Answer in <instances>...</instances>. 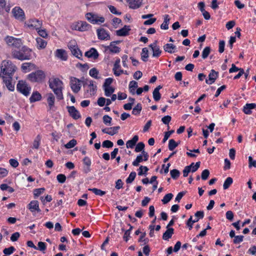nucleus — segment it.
Wrapping results in <instances>:
<instances>
[{"label":"nucleus","mask_w":256,"mask_h":256,"mask_svg":"<svg viewBox=\"0 0 256 256\" xmlns=\"http://www.w3.org/2000/svg\"><path fill=\"white\" fill-rule=\"evenodd\" d=\"M12 56L16 59L24 60H30L32 56V50L26 46H22L18 50L12 49Z\"/></svg>","instance_id":"2"},{"label":"nucleus","mask_w":256,"mask_h":256,"mask_svg":"<svg viewBox=\"0 0 256 256\" xmlns=\"http://www.w3.org/2000/svg\"><path fill=\"white\" fill-rule=\"evenodd\" d=\"M106 50H109L112 53H118L120 52V48L116 46L114 44H110V46H106Z\"/></svg>","instance_id":"30"},{"label":"nucleus","mask_w":256,"mask_h":256,"mask_svg":"<svg viewBox=\"0 0 256 256\" xmlns=\"http://www.w3.org/2000/svg\"><path fill=\"white\" fill-rule=\"evenodd\" d=\"M253 108H256V104H246L244 108L243 111L244 112V114H252L251 110Z\"/></svg>","instance_id":"21"},{"label":"nucleus","mask_w":256,"mask_h":256,"mask_svg":"<svg viewBox=\"0 0 256 256\" xmlns=\"http://www.w3.org/2000/svg\"><path fill=\"white\" fill-rule=\"evenodd\" d=\"M55 55L62 60H67L66 52L63 49H58L56 52Z\"/></svg>","instance_id":"20"},{"label":"nucleus","mask_w":256,"mask_h":256,"mask_svg":"<svg viewBox=\"0 0 256 256\" xmlns=\"http://www.w3.org/2000/svg\"><path fill=\"white\" fill-rule=\"evenodd\" d=\"M194 165V162H192L190 165L186 166L183 170V176L184 177H186L188 173L191 172L192 166Z\"/></svg>","instance_id":"40"},{"label":"nucleus","mask_w":256,"mask_h":256,"mask_svg":"<svg viewBox=\"0 0 256 256\" xmlns=\"http://www.w3.org/2000/svg\"><path fill=\"white\" fill-rule=\"evenodd\" d=\"M5 41L7 44L9 46L13 48V49L18 50L20 48L22 45V42L20 38H16L13 36H7L5 38Z\"/></svg>","instance_id":"5"},{"label":"nucleus","mask_w":256,"mask_h":256,"mask_svg":"<svg viewBox=\"0 0 256 256\" xmlns=\"http://www.w3.org/2000/svg\"><path fill=\"white\" fill-rule=\"evenodd\" d=\"M41 140V136L40 135H38L35 138L33 144H32V148L38 149L39 148V146L40 145V142Z\"/></svg>","instance_id":"34"},{"label":"nucleus","mask_w":256,"mask_h":256,"mask_svg":"<svg viewBox=\"0 0 256 256\" xmlns=\"http://www.w3.org/2000/svg\"><path fill=\"white\" fill-rule=\"evenodd\" d=\"M96 86L94 84L92 80H90L88 84V89L87 92H89L90 96H93L96 93Z\"/></svg>","instance_id":"25"},{"label":"nucleus","mask_w":256,"mask_h":256,"mask_svg":"<svg viewBox=\"0 0 256 256\" xmlns=\"http://www.w3.org/2000/svg\"><path fill=\"white\" fill-rule=\"evenodd\" d=\"M170 174L172 178L174 180L178 178L180 174L179 170L176 169H173L171 170L170 172Z\"/></svg>","instance_id":"48"},{"label":"nucleus","mask_w":256,"mask_h":256,"mask_svg":"<svg viewBox=\"0 0 256 256\" xmlns=\"http://www.w3.org/2000/svg\"><path fill=\"white\" fill-rule=\"evenodd\" d=\"M210 50L211 49L210 46H206L204 49L202 54V58L206 59V58H208V56L210 54Z\"/></svg>","instance_id":"41"},{"label":"nucleus","mask_w":256,"mask_h":256,"mask_svg":"<svg viewBox=\"0 0 256 256\" xmlns=\"http://www.w3.org/2000/svg\"><path fill=\"white\" fill-rule=\"evenodd\" d=\"M2 77L3 79L4 82L8 90L12 92L14 91V86L11 82L12 78H6L4 76H2Z\"/></svg>","instance_id":"14"},{"label":"nucleus","mask_w":256,"mask_h":256,"mask_svg":"<svg viewBox=\"0 0 256 256\" xmlns=\"http://www.w3.org/2000/svg\"><path fill=\"white\" fill-rule=\"evenodd\" d=\"M172 197L173 194L172 193L168 194L164 196L162 201L164 204H166L172 200Z\"/></svg>","instance_id":"45"},{"label":"nucleus","mask_w":256,"mask_h":256,"mask_svg":"<svg viewBox=\"0 0 256 256\" xmlns=\"http://www.w3.org/2000/svg\"><path fill=\"white\" fill-rule=\"evenodd\" d=\"M113 82V79L112 78H108L105 80L103 84L104 88L110 86V85Z\"/></svg>","instance_id":"62"},{"label":"nucleus","mask_w":256,"mask_h":256,"mask_svg":"<svg viewBox=\"0 0 256 256\" xmlns=\"http://www.w3.org/2000/svg\"><path fill=\"white\" fill-rule=\"evenodd\" d=\"M56 178L60 183L63 184L66 182V176L64 174H59L57 176Z\"/></svg>","instance_id":"57"},{"label":"nucleus","mask_w":256,"mask_h":256,"mask_svg":"<svg viewBox=\"0 0 256 256\" xmlns=\"http://www.w3.org/2000/svg\"><path fill=\"white\" fill-rule=\"evenodd\" d=\"M113 145V142L109 140H106L104 141L102 144V147L106 148H112Z\"/></svg>","instance_id":"55"},{"label":"nucleus","mask_w":256,"mask_h":256,"mask_svg":"<svg viewBox=\"0 0 256 256\" xmlns=\"http://www.w3.org/2000/svg\"><path fill=\"white\" fill-rule=\"evenodd\" d=\"M210 174V172L208 170L206 169V170H204L202 172V174H201L202 179L204 180H207Z\"/></svg>","instance_id":"52"},{"label":"nucleus","mask_w":256,"mask_h":256,"mask_svg":"<svg viewBox=\"0 0 256 256\" xmlns=\"http://www.w3.org/2000/svg\"><path fill=\"white\" fill-rule=\"evenodd\" d=\"M48 84L50 88L52 90L57 98L60 100L63 99L62 82L58 78H52L49 80Z\"/></svg>","instance_id":"1"},{"label":"nucleus","mask_w":256,"mask_h":256,"mask_svg":"<svg viewBox=\"0 0 256 256\" xmlns=\"http://www.w3.org/2000/svg\"><path fill=\"white\" fill-rule=\"evenodd\" d=\"M225 42L224 40H220L219 42L218 52L220 53H222L224 50Z\"/></svg>","instance_id":"60"},{"label":"nucleus","mask_w":256,"mask_h":256,"mask_svg":"<svg viewBox=\"0 0 256 256\" xmlns=\"http://www.w3.org/2000/svg\"><path fill=\"white\" fill-rule=\"evenodd\" d=\"M46 249V244L44 242H38L37 249L40 251L44 252Z\"/></svg>","instance_id":"56"},{"label":"nucleus","mask_w":256,"mask_h":256,"mask_svg":"<svg viewBox=\"0 0 256 256\" xmlns=\"http://www.w3.org/2000/svg\"><path fill=\"white\" fill-rule=\"evenodd\" d=\"M142 60L146 62L148 60V50L146 48H144L142 49V52L140 54Z\"/></svg>","instance_id":"32"},{"label":"nucleus","mask_w":256,"mask_h":256,"mask_svg":"<svg viewBox=\"0 0 256 256\" xmlns=\"http://www.w3.org/2000/svg\"><path fill=\"white\" fill-rule=\"evenodd\" d=\"M130 30V26H124L120 30H117L116 32L118 36H126L129 34V32Z\"/></svg>","instance_id":"13"},{"label":"nucleus","mask_w":256,"mask_h":256,"mask_svg":"<svg viewBox=\"0 0 256 256\" xmlns=\"http://www.w3.org/2000/svg\"><path fill=\"white\" fill-rule=\"evenodd\" d=\"M157 40L149 45V47L150 48L153 52L152 56L158 57L162 53V50H160L159 46L156 45Z\"/></svg>","instance_id":"11"},{"label":"nucleus","mask_w":256,"mask_h":256,"mask_svg":"<svg viewBox=\"0 0 256 256\" xmlns=\"http://www.w3.org/2000/svg\"><path fill=\"white\" fill-rule=\"evenodd\" d=\"M162 88V86L160 85L158 86L153 91L152 95L153 98L154 100L158 102L160 100L161 98V94L160 93V90Z\"/></svg>","instance_id":"22"},{"label":"nucleus","mask_w":256,"mask_h":256,"mask_svg":"<svg viewBox=\"0 0 256 256\" xmlns=\"http://www.w3.org/2000/svg\"><path fill=\"white\" fill-rule=\"evenodd\" d=\"M90 75L95 78H98V71L96 68H92L89 72Z\"/></svg>","instance_id":"51"},{"label":"nucleus","mask_w":256,"mask_h":256,"mask_svg":"<svg viewBox=\"0 0 256 256\" xmlns=\"http://www.w3.org/2000/svg\"><path fill=\"white\" fill-rule=\"evenodd\" d=\"M36 48L40 50L46 48V42L40 38H36Z\"/></svg>","instance_id":"28"},{"label":"nucleus","mask_w":256,"mask_h":256,"mask_svg":"<svg viewBox=\"0 0 256 256\" xmlns=\"http://www.w3.org/2000/svg\"><path fill=\"white\" fill-rule=\"evenodd\" d=\"M129 6L132 9H136L140 6L142 0H126Z\"/></svg>","instance_id":"18"},{"label":"nucleus","mask_w":256,"mask_h":256,"mask_svg":"<svg viewBox=\"0 0 256 256\" xmlns=\"http://www.w3.org/2000/svg\"><path fill=\"white\" fill-rule=\"evenodd\" d=\"M36 68V65L31 62H25L22 64L21 68L24 72H30Z\"/></svg>","instance_id":"19"},{"label":"nucleus","mask_w":256,"mask_h":256,"mask_svg":"<svg viewBox=\"0 0 256 256\" xmlns=\"http://www.w3.org/2000/svg\"><path fill=\"white\" fill-rule=\"evenodd\" d=\"M233 182L232 178L230 177H228L226 178L225 180L224 184H223V188L224 190L228 189L230 186L232 184Z\"/></svg>","instance_id":"35"},{"label":"nucleus","mask_w":256,"mask_h":256,"mask_svg":"<svg viewBox=\"0 0 256 256\" xmlns=\"http://www.w3.org/2000/svg\"><path fill=\"white\" fill-rule=\"evenodd\" d=\"M15 250V248L14 246H10L8 248H6L4 250L3 252L6 255H10L13 253Z\"/></svg>","instance_id":"54"},{"label":"nucleus","mask_w":256,"mask_h":256,"mask_svg":"<svg viewBox=\"0 0 256 256\" xmlns=\"http://www.w3.org/2000/svg\"><path fill=\"white\" fill-rule=\"evenodd\" d=\"M142 110V106L140 104H138L133 108L132 114L134 115H137L140 114Z\"/></svg>","instance_id":"37"},{"label":"nucleus","mask_w":256,"mask_h":256,"mask_svg":"<svg viewBox=\"0 0 256 256\" xmlns=\"http://www.w3.org/2000/svg\"><path fill=\"white\" fill-rule=\"evenodd\" d=\"M0 68V76H2L1 75L2 74L4 75H6L8 77L12 78L16 70V67L10 61H3Z\"/></svg>","instance_id":"3"},{"label":"nucleus","mask_w":256,"mask_h":256,"mask_svg":"<svg viewBox=\"0 0 256 256\" xmlns=\"http://www.w3.org/2000/svg\"><path fill=\"white\" fill-rule=\"evenodd\" d=\"M46 77L44 72L38 70L34 72H32L28 76V78L32 82H42Z\"/></svg>","instance_id":"4"},{"label":"nucleus","mask_w":256,"mask_h":256,"mask_svg":"<svg viewBox=\"0 0 256 256\" xmlns=\"http://www.w3.org/2000/svg\"><path fill=\"white\" fill-rule=\"evenodd\" d=\"M46 96L47 97V102L48 104V106L50 107V109H52L54 106L55 101L54 96V94L51 92L47 94Z\"/></svg>","instance_id":"26"},{"label":"nucleus","mask_w":256,"mask_h":256,"mask_svg":"<svg viewBox=\"0 0 256 256\" xmlns=\"http://www.w3.org/2000/svg\"><path fill=\"white\" fill-rule=\"evenodd\" d=\"M96 14L92 12H88L86 14V19L91 23L94 24V19L96 18Z\"/></svg>","instance_id":"38"},{"label":"nucleus","mask_w":256,"mask_h":256,"mask_svg":"<svg viewBox=\"0 0 256 256\" xmlns=\"http://www.w3.org/2000/svg\"><path fill=\"white\" fill-rule=\"evenodd\" d=\"M138 140V136L137 135L134 136L130 140H128L126 143L127 148H132L136 145Z\"/></svg>","instance_id":"24"},{"label":"nucleus","mask_w":256,"mask_h":256,"mask_svg":"<svg viewBox=\"0 0 256 256\" xmlns=\"http://www.w3.org/2000/svg\"><path fill=\"white\" fill-rule=\"evenodd\" d=\"M70 86L73 92L78 93L80 90L81 81L75 77H71Z\"/></svg>","instance_id":"7"},{"label":"nucleus","mask_w":256,"mask_h":256,"mask_svg":"<svg viewBox=\"0 0 256 256\" xmlns=\"http://www.w3.org/2000/svg\"><path fill=\"white\" fill-rule=\"evenodd\" d=\"M97 35L98 39L100 40H109L110 38V34L103 28L98 29L97 30Z\"/></svg>","instance_id":"9"},{"label":"nucleus","mask_w":256,"mask_h":256,"mask_svg":"<svg viewBox=\"0 0 256 256\" xmlns=\"http://www.w3.org/2000/svg\"><path fill=\"white\" fill-rule=\"evenodd\" d=\"M12 12L16 18L20 21H23L25 19L24 12L20 7L16 6L14 8Z\"/></svg>","instance_id":"8"},{"label":"nucleus","mask_w":256,"mask_h":256,"mask_svg":"<svg viewBox=\"0 0 256 256\" xmlns=\"http://www.w3.org/2000/svg\"><path fill=\"white\" fill-rule=\"evenodd\" d=\"M248 166L249 168H251L252 166H254L256 168V160H253L252 157L250 156L248 157Z\"/></svg>","instance_id":"64"},{"label":"nucleus","mask_w":256,"mask_h":256,"mask_svg":"<svg viewBox=\"0 0 256 256\" xmlns=\"http://www.w3.org/2000/svg\"><path fill=\"white\" fill-rule=\"evenodd\" d=\"M88 190L94 192L95 194L100 196H102L106 193V192L96 188H89Z\"/></svg>","instance_id":"36"},{"label":"nucleus","mask_w":256,"mask_h":256,"mask_svg":"<svg viewBox=\"0 0 256 256\" xmlns=\"http://www.w3.org/2000/svg\"><path fill=\"white\" fill-rule=\"evenodd\" d=\"M110 130H112V131H110V132H108V134L110 136H113L114 134H116L118 132V130L120 128V127L119 126H114V127H111L109 128Z\"/></svg>","instance_id":"61"},{"label":"nucleus","mask_w":256,"mask_h":256,"mask_svg":"<svg viewBox=\"0 0 256 256\" xmlns=\"http://www.w3.org/2000/svg\"><path fill=\"white\" fill-rule=\"evenodd\" d=\"M28 209L31 212H33L35 211L38 212H40V210L39 208L38 202L37 200L32 201L28 205Z\"/></svg>","instance_id":"16"},{"label":"nucleus","mask_w":256,"mask_h":256,"mask_svg":"<svg viewBox=\"0 0 256 256\" xmlns=\"http://www.w3.org/2000/svg\"><path fill=\"white\" fill-rule=\"evenodd\" d=\"M174 230L173 228H168V230L164 233L162 236V238L164 240H168L169 238H171L172 234H174Z\"/></svg>","instance_id":"29"},{"label":"nucleus","mask_w":256,"mask_h":256,"mask_svg":"<svg viewBox=\"0 0 256 256\" xmlns=\"http://www.w3.org/2000/svg\"><path fill=\"white\" fill-rule=\"evenodd\" d=\"M78 46L75 40H71L68 44V47L72 52V50L76 48Z\"/></svg>","instance_id":"63"},{"label":"nucleus","mask_w":256,"mask_h":256,"mask_svg":"<svg viewBox=\"0 0 256 256\" xmlns=\"http://www.w3.org/2000/svg\"><path fill=\"white\" fill-rule=\"evenodd\" d=\"M105 96H110L114 92V88L112 86L104 88Z\"/></svg>","instance_id":"42"},{"label":"nucleus","mask_w":256,"mask_h":256,"mask_svg":"<svg viewBox=\"0 0 256 256\" xmlns=\"http://www.w3.org/2000/svg\"><path fill=\"white\" fill-rule=\"evenodd\" d=\"M66 108L70 115L74 119L77 120L80 118V114L79 112L74 106H68Z\"/></svg>","instance_id":"10"},{"label":"nucleus","mask_w":256,"mask_h":256,"mask_svg":"<svg viewBox=\"0 0 256 256\" xmlns=\"http://www.w3.org/2000/svg\"><path fill=\"white\" fill-rule=\"evenodd\" d=\"M136 176V172H132L128 177L126 180V182L127 184H130L132 183L134 180Z\"/></svg>","instance_id":"47"},{"label":"nucleus","mask_w":256,"mask_h":256,"mask_svg":"<svg viewBox=\"0 0 256 256\" xmlns=\"http://www.w3.org/2000/svg\"><path fill=\"white\" fill-rule=\"evenodd\" d=\"M163 48L165 52L173 54L175 52L176 46L172 44H166L164 46Z\"/></svg>","instance_id":"23"},{"label":"nucleus","mask_w":256,"mask_h":256,"mask_svg":"<svg viewBox=\"0 0 256 256\" xmlns=\"http://www.w3.org/2000/svg\"><path fill=\"white\" fill-rule=\"evenodd\" d=\"M112 70L116 76H120L124 72L123 70L120 69V64H118V66L114 64Z\"/></svg>","instance_id":"33"},{"label":"nucleus","mask_w":256,"mask_h":256,"mask_svg":"<svg viewBox=\"0 0 256 256\" xmlns=\"http://www.w3.org/2000/svg\"><path fill=\"white\" fill-rule=\"evenodd\" d=\"M138 176H142L143 174H144L146 173V172L148 170V168L146 166H141L138 170Z\"/></svg>","instance_id":"44"},{"label":"nucleus","mask_w":256,"mask_h":256,"mask_svg":"<svg viewBox=\"0 0 256 256\" xmlns=\"http://www.w3.org/2000/svg\"><path fill=\"white\" fill-rule=\"evenodd\" d=\"M243 236H236L234 238V240H233V242L235 244H238L240 243L243 240L244 238Z\"/></svg>","instance_id":"59"},{"label":"nucleus","mask_w":256,"mask_h":256,"mask_svg":"<svg viewBox=\"0 0 256 256\" xmlns=\"http://www.w3.org/2000/svg\"><path fill=\"white\" fill-rule=\"evenodd\" d=\"M16 90L24 96H28L30 94L31 88L25 81L19 80L16 85Z\"/></svg>","instance_id":"6"},{"label":"nucleus","mask_w":256,"mask_h":256,"mask_svg":"<svg viewBox=\"0 0 256 256\" xmlns=\"http://www.w3.org/2000/svg\"><path fill=\"white\" fill-rule=\"evenodd\" d=\"M103 122L104 124L108 125V126H111V122H112V118L109 116L108 115H104L103 118Z\"/></svg>","instance_id":"53"},{"label":"nucleus","mask_w":256,"mask_h":256,"mask_svg":"<svg viewBox=\"0 0 256 256\" xmlns=\"http://www.w3.org/2000/svg\"><path fill=\"white\" fill-rule=\"evenodd\" d=\"M76 144V140L74 139L70 140L68 142L64 145L66 148H74Z\"/></svg>","instance_id":"49"},{"label":"nucleus","mask_w":256,"mask_h":256,"mask_svg":"<svg viewBox=\"0 0 256 256\" xmlns=\"http://www.w3.org/2000/svg\"><path fill=\"white\" fill-rule=\"evenodd\" d=\"M143 160L144 158H142V154H140L136 156V159L132 162V165L135 166H138L139 163L141 162Z\"/></svg>","instance_id":"46"},{"label":"nucleus","mask_w":256,"mask_h":256,"mask_svg":"<svg viewBox=\"0 0 256 256\" xmlns=\"http://www.w3.org/2000/svg\"><path fill=\"white\" fill-rule=\"evenodd\" d=\"M42 98V96L38 92H34L30 98V103L34 102L36 101H39Z\"/></svg>","instance_id":"27"},{"label":"nucleus","mask_w":256,"mask_h":256,"mask_svg":"<svg viewBox=\"0 0 256 256\" xmlns=\"http://www.w3.org/2000/svg\"><path fill=\"white\" fill-rule=\"evenodd\" d=\"M72 54L78 58H80L82 56V53L80 50L76 46V48L72 50Z\"/></svg>","instance_id":"43"},{"label":"nucleus","mask_w":256,"mask_h":256,"mask_svg":"<svg viewBox=\"0 0 256 256\" xmlns=\"http://www.w3.org/2000/svg\"><path fill=\"white\" fill-rule=\"evenodd\" d=\"M42 25V22L36 19L30 20L28 24L29 27H32L38 30Z\"/></svg>","instance_id":"15"},{"label":"nucleus","mask_w":256,"mask_h":256,"mask_svg":"<svg viewBox=\"0 0 256 256\" xmlns=\"http://www.w3.org/2000/svg\"><path fill=\"white\" fill-rule=\"evenodd\" d=\"M44 188H40L34 190V197L38 196L40 194H41L44 192Z\"/></svg>","instance_id":"58"},{"label":"nucleus","mask_w":256,"mask_h":256,"mask_svg":"<svg viewBox=\"0 0 256 256\" xmlns=\"http://www.w3.org/2000/svg\"><path fill=\"white\" fill-rule=\"evenodd\" d=\"M178 145V142H176L174 139H170L169 140L168 149L170 150H173Z\"/></svg>","instance_id":"39"},{"label":"nucleus","mask_w":256,"mask_h":256,"mask_svg":"<svg viewBox=\"0 0 256 256\" xmlns=\"http://www.w3.org/2000/svg\"><path fill=\"white\" fill-rule=\"evenodd\" d=\"M80 31L84 32L88 30L90 28L91 26L88 24L86 22L84 21L80 22Z\"/></svg>","instance_id":"31"},{"label":"nucleus","mask_w":256,"mask_h":256,"mask_svg":"<svg viewBox=\"0 0 256 256\" xmlns=\"http://www.w3.org/2000/svg\"><path fill=\"white\" fill-rule=\"evenodd\" d=\"M144 144L142 142H138L135 148V152H142L144 150Z\"/></svg>","instance_id":"50"},{"label":"nucleus","mask_w":256,"mask_h":256,"mask_svg":"<svg viewBox=\"0 0 256 256\" xmlns=\"http://www.w3.org/2000/svg\"><path fill=\"white\" fill-rule=\"evenodd\" d=\"M218 76V72H216L214 70H212L210 74H208V80H206V82L208 84H213Z\"/></svg>","instance_id":"12"},{"label":"nucleus","mask_w":256,"mask_h":256,"mask_svg":"<svg viewBox=\"0 0 256 256\" xmlns=\"http://www.w3.org/2000/svg\"><path fill=\"white\" fill-rule=\"evenodd\" d=\"M85 56L88 58H92L96 60L98 57V53L94 48H91L88 51L85 52Z\"/></svg>","instance_id":"17"}]
</instances>
